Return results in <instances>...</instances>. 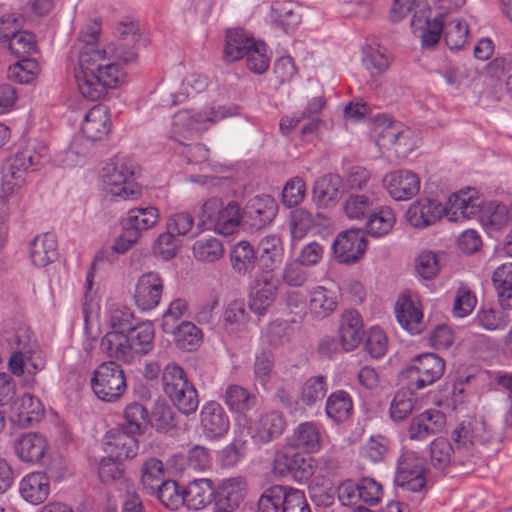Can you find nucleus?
<instances>
[{"mask_svg": "<svg viewBox=\"0 0 512 512\" xmlns=\"http://www.w3.org/2000/svg\"><path fill=\"white\" fill-rule=\"evenodd\" d=\"M100 31V23L91 20L79 34L82 46L74 76L80 94L90 101L102 99L109 89L124 82L125 73L117 61L134 62L138 57V46L145 45L138 24L132 21L119 23L116 42L106 48L97 44Z\"/></svg>", "mask_w": 512, "mask_h": 512, "instance_id": "nucleus-1", "label": "nucleus"}, {"mask_svg": "<svg viewBox=\"0 0 512 512\" xmlns=\"http://www.w3.org/2000/svg\"><path fill=\"white\" fill-rule=\"evenodd\" d=\"M464 4V0H394L390 17L401 21L407 13H413L411 28L424 48L434 47L441 38L445 15Z\"/></svg>", "mask_w": 512, "mask_h": 512, "instance_id": "nucleus-2", "label": "nucleus"}, {"mask_svg": "<svg viewBox=\"0 0 512 512\" xmlns=\"http://www.w3.org/2000/svg\"><path fill=\"white\" fill-rule=\"evenodd\" d=\"M49 160L48 146L38 140L29 139L26 144L11 157L2 170L0 194V224L18 207V200L12 196L15 190L26 182V175L36 171Z\"/></svg>", "mask_w": 512, "mask_h": 512, "instance_id": "nucleus-3", "label": "nucleus"}, {"mask_svg": "<svg viewBox=\"0 0 512 512\" xmlns=\"http://www.w3.org/2000/svg\"><path fill=\"white\" fill-rule=\"evenodd\" d=\"M139 175L140 167L133 158L116 155L103 168L104 189L113 198H137L141 194V186L136 182Z\"/></svg>", "mask_w": 512, "mask_h": 512, "instance_id": "nucleus-4", "label": "nucleus"}, {"mask_svg": "<svg viewBox=\"0 0 512 512\" xmlns=\"http://www.w3.org/2000/svg\"><path fill=\"white\" fill-rule=\"evenodd\" d=\"M239 114L236 105H223L211 107L208 110L197 112L191 109H182L172 118L171 138L182 143V139H191L208 129L219 121Z\"/></svg>", "mask_w": 512, "mask_h": 512, "instance_id": "nucleus-5", "label": "nucleus"}, {"mask_svg": "<svg viewBox=\"0 0 512 512\" xmlns=\"http://www.w3.org/2000/svg\"><path fill=\"white\" fill-rule=\"evenodd\" d=\"M200 222L222 235H231L241 224L240 207L235 201L224 205L220 198L212 197L201 208Z\"/></svg>", "mask_w": 512, "mask_h": 512, "instance_id": "nucleus-6", "label": "nucleus"}, {"mask_svg": "<svg viewBox=\"0 0 512 512\" xmlns=\"http://www.w3.org/2000/svg\"><path fill=\"white\" fill-rule=\"evenodd\" d=\"M428 468L425 459L418 453L405 450L397 462L395 482L403 492H413L422 498L426 491Z\"/></svg>", "mask_w": 512, "mask_h": 512, "instance_id": "nucleus-7", "label": "nucleus"}, {"mask_svg": "<svg viewBox=\"0 0 512 512\" xmlns=\"http://www.w3.org/2000/svg\"><path fill=\"white\" fill-rule=\"evenodd\" d=\"M158 220V209L153 206L130 209L123 221V232L114 244V250L125 253L138 242L142 232L155 226Z\"/></svg>", "mask_w": 512, "mask_h": 512, "instance_id": "nucleus-8", "label": "nucleus"}, {"mask_svg": "<svg viewBox=\"0 0 512 512\" xmlns=\"http://www.w3.org/2000/svg\"><path fill=\"white\" fill-rule=\"evenodd\" d=\"M452 439L457 445L458 453L466 452L474 463L479 453L475 446L491 443L494 436L482 418H473L462 421L452 432Z\"/></svg>", "mask_w": 512, "mask_h": 512, "instance_id": "nucleus-9", "label": "nucleus"}, {"mask_svg": "<svg viewBox=\"0 0 512 512\" xmlns=\"http://www.w3.org/2000/svg\"><path fill=\"white\" fill-rule=\"evenodd\" d=\"M275 474L291 476L296 482H308L316 472V458L304 457L300 452L283 448L276 452L273 460Z\"/></svg>", "mask_w": 512, "mask_h": 512, "instance_id": "nucleus-10", "label": "nucleus"}, {"mask_svg": "<svg viewBox=\"0 0 512 512\" xmlns=\"http://www.w3.org/2000/svg\"><path fill=\"white\" fill-rule=\"evenodd\" d=\"M445 362L438 355L424 353L414 357L399 374L406 384H434L444 374Z\"/></svg>", "mask_w": 512, "mask_h": 512, "instance_id": "nucleus-11", "label": "nucleus"}, {"mask_svg": "<svg viewBox=\"0 0 512 512\" xmlns=\"http://www.w3.org/2000/svg\"><path fill=\"white\" fill-rule=\"evenodd\" d=\"M278 204L270 195L250 198L241 213V224L250 232H257L268 226L276 217Z\"/></svg>", "mask_w": 512, "mask_h": 512, "instance_id": "nucleus-12", "label": "nucleus"}, {"mask_svg": "<svg viewBox=\"0 0 512 512\" xmlns=\"http://www.w3.org/2000/svg\"><path fill=\"white\" fill-rule=\"evenodd\" d=\"M332 248L339 263L352 264L365 253L367 241L361 229L351 228L336 237Z\"/></svg>", "mask_w": 512, "mask_h": 512, "instance_id": "nucleus-13", "label": "nucleus"}, {"mask_svg": "<svg viewBox=\"0 0 512 512\" xmlns=\"http://www.w3.org/2000/svg\"><path fill=\"white\" fill-rule=\"evenodd\" d=\"M429 459L431 466L438 472H445L451 465H462L472 463L466 452L458 453L453 449L452 444L443 437H437L429 444Z\"/></svg>", "mask_w": 512, "mask_h": 512, "instance_id": "nucleus-14", "label": "nucleus"}, {"mask_svg": "<svg viewBox=\"0 0 512 512\" xmlns=\"http://www.w3.org/2000/svg\"><path fill=\"white\" fill-rule=\"evenodd\" d=\"M287 426L284 415L279 411H269L261 414L250 427L251 439L257 445H265L279 438Z\"/></svg>", "mask_w": 512, "mask_h": 512, "instance_id": "nucleus-15", "label": "nucleus"}, {"mask_svg": "<svg viewBox=\"0 0 512 512\" xmlns=\"http://www.w3.org/2000/svg\"><path fill=\"white\" fill-rule=\"evenodd\" d=\"M383 184L389 195L396 201L410 200L420 190V179L410 170H397L386 174Z\"/></svg>", "mask_w": 512, "mask_h": 512, "instance_id": "nucleus-16", "label": "nucleus"}, {"mask_svg": "<svg viewBox=\"0 0 512 512\" xmlns=\"http://www.w3.org/2000/svg\"><path fill=\"white\" fill-rule=\"evenodd\" d=\"M137 434L122 428L109 430L104 436V450L117 460L134 458L138 454Z\"/></svg>", "mask_w": 512, "mask_h": 512, "instance_id": "nucleus-17", "label": "nucleus"}, {"mask_svg": "<svg viewBox=\"0 0 512 512\" xmlns=\"http://www.w3.org/2000/svg\"><path fill=\"white\" fill-rule=\"evenodd\" d=\"M200 426L208 439L224 437L230 428L229 417L222 406L215 401L205 403L200 411Z\"/></svg>", "mask_w": 512, "mask_h": 512, "instance_id": "nucleus-18", "label": "nucleus"}, {"mask_svg": "<svg viewBox=\"0 0 512 512\" xmlns=\"http://www.w3.org/2000/svg\"><path fill=\"white\" fill-rule=\"evenodd\" d=\"M5 339L15 349L9 367L14 375H21L26 372V354L32 352L31 332L26 325L19 323L12 335L5 332Z\"/></svg>", "mask_w": 512, "mask_h": 512, "instance_id": "nucleus-19", "label": "nucleus"}, {"mask_svg": "<svg viewBox=\"0 0 512 512\" xmlns=\"http://www.w3.org/2000/svg\"><path fill=\"white\" fill-rule=\"evenodd\" d=\"M163 293V280L156 272L141 275L135 286L134 300L142 311L155 308Z\"/></svg>", "mask_w": 512, "mask_h": 512, "instance_id": "nucleus-20", "label": "nucleus"}, {"mask_svg": "<svg viewBox=\"0 0 512 512\" xmlns=\"http://www.w3.org/2000/svg\"><path fill=\"white\" fill-rule=\"evenodd\" d=\"M44 413L41 401L30 394L17 396L10 408V421L20 428L38 423Z\"/></svg>", "mask_w": 512, "mask_h": 512, "instance_id": "nucleus-21", "label": "nucleus"}, {"mask_svg": "<svg viewBox=\"0 0 512 512\" xmlns=\"http://www.w3.org/2000/svg\"><path fill=\"white\" fill-rule=\"evenodd\" d=\"M255 252L259 269L264 273L274 272L284 259V246L281 237L278 234L262 237Z\"/></svg>", "mask_w": 512, "mask_h": 512, "instance_id": "nucleus-22", "label": "nucleus"}, {"mask_svg": "<svg viewBox=\"0 0 512 512\" xmlns=\"http://www.w3.org/2000/svg\"><path fill=\"white\" fill-rule=\"evenodd\" d=\"M46 437L38 432L20 435L13 445L14 453L24 463H39L48 450Z\"/></svg>", "mask_w": 512, "mask_h": 512, "instance_id": "nucleus-23", "label": "nucleus"}, {"mask_svg": "<svg viewBox=\"0 0 512 512\" xmlns=\"http://www.w3.org/2000/svg\"><path fill=\"white\" fill-rule=\"evenodd\" d=\"M445 212L443 205L433 199L423 198L413 202L407 210L408 222L416 228H424L438 221Z\"/></svg>", "mask_w": 512, "mask_h": 512, "instance_id": "nucleus-24", "label": "nucleus"}, {"mask_svg": "<svg viewBox=\"0 0 512 512\" xmlns=\"http://www.w3.org/2000/svg\"><path fill=\"white\" fill-rule=\"evenodd\" d=\"M291 446L304 453L314 454L322 448L321 426L314 421H305L298 424L291 435Z\"/></svg>", "mask_w": 512, "mask_h": 512, "instance_id": "nucleus-25", "label": "nucleus"}, {"mask_svg": "<svg viewBox=\"0 0 512 512\" xmlns=\"http://www.w3.org/2000/svg\"><path fill=\"white\" fill-rule=\"evenodd\" d=\"M340 344L344 351L350 352L357 348L363 340L364 329L360 313L347 310L342 314L339 327Z\"/></svg>", "mask_w": 512, "mask_h": 512, "instance_id": "nucleus-26", "label": "nucleus"}, {"mask_svg": "<svg viewBox=\"0 0 512 512\" xmlns=\"http://www.w3.org/2000/svg\"><path fill=\"white\" fill-rule=\"evenodd\" d=\"M21 497L28 503L38 505L43 503L50 494V481L44 472H30L19 482Z\"/></svg>", "mask_w": 512, "mask_h": 512, "instance_id": "nucleus-27", "label": "nucleus"}, {"mask_svg": "<svg viewBox=\"0 0 512 512\" xmlns=\"http://www.w3.org/2000/svg\"><path fill=\"white\" fill-rule=\"evenodd\" d=\"M111 128L107 108L102 105H96L91 108L84 116L81 123V131L87 140L91 142L102 141L106 139Z\"/></svg>", "mask_w": 512, "mask_h": 512, "instance_id": "nucleus-28", "label": "nucleus"}, {"mask_svg": "<svg viewBox=\"0 0 512 512\" xmlns=\"http://www.w3.org/2000/svg\"><path fill=\"white\" fill-rule=\"evenodd\" d=\"M300 390L281 391V401L291 413L303 411L321 401L326 394L324 386H301Z\"/></svg>", "mask_w": 512, "mask_h": 512, "instance_id": "nucleus-29", "label": "nucleus"}, {"mask_svg": "<svg viewBox=\"0 0 512 512\" xmlns=\"http://www.w3.org/2000/svg\"><path fill=\"white\" fill-rule=\"evenodd\" d=\"M338 304V293L324 286H316L309 293L308 309L315 319L322 320L329 317Z\"/></svg>", "mask_w": 512, "mask_h": 512, "instance_id": "nucleus-30", "label": "nucleus"}, {"mask_svg": "<svg viewBox=\"0 0 512 512\" xmlns=\"http://www.w3.org/2000/svg\"><path fill=\"white\" fill-rule=\"evenodd\" d=\"M395 314L398 323L409 333L418 334L422 331V311L409 296L402 294L398 298Z\"/></svg>", "mask_w": 512, "mask_h": 512, "instance_id": "nucleus-31", "label": "nucleus"}, {"mask_svg": "<svg viewBox=\"0 0 512 512\" xmlns=\"http://www.w3.org/2000/svg\"><path fill=\"white\" fill-rule=\"evenodd\" d=\"M342 194V179L337 174H327L315 181L313 200L319 207L337 202Z\"/></svg>", "mask_w": 512, "mask_h": 512, "instance_id": "nucleus-32", "label": "nucleus"}, {"mask_svg": "<svg viewBox=\"0 0 512 512\" xmlns=\"http://www.w3.org/2000/svg\"><path fill=\"white\" fill-rule=\"evenodd\" d=\"M100 348L108 357L125 363H131L136 358L126 333L119 331L106 333L101 339Z\"/></svg>", "mask_w": 512, "mask_h": 512, "instance_id": "nucleus-33", "label": "nucleus"}, {"mask_svg": "<svg viewBox=\"0 0 512 512\" xmlns=\"http://www.w3.org/2000/svg\"><path fill=\"white\" fill-rule=\"evenodd\" d=\"M271 23L288 34L301 23L302 15L298 7L291 2H274L271 5Z\"/></svg>", "mask_w": 512, "mask_h": 512, "instance_id": "nucleus-34", "label": "nucleus"}, {"mask_svg": "<svg viewBox=\"0 0 512 512\" xmlns=\"http://www.w3.org/2000/svg\"><path fill=\"white\" fill-rule=\"evenodd\" d=\"M29 256L37 267H45L57 257V241L52 233L37 235L30 243Z\"/></svg>", "mask_w": 512, "mask_h": 512, "instance_id": "nucleus-35", "label": "nucleus"}, {"mask_svg": "<svg viewBox=\"0 0 512 512\" xmlns=\"http://www.w3.org/2000/svg\"><path fill=\"white\" fill-rule=\"evenodd\" d=\"M245 481L241 477L225 479L222 483L224 496L218 499L209 512H238Z\"/></svg>", "mask_w": 512, "mask_h": 512, "instance_id": "nucleus-36", "label": "nucleus"}, {"mask_svg": "<svg viewBox=\"0 0 512 512\" xmlns=\"http://www.w3.org/2000/svg\"><path fill=\"white\" fill-rule=\"evenodd\" d=\"M258 401L256 386H228L225 392V403L231 411L246 413Z\"/></svg>", "mask_w": 512, "mask_h": 512, "instance_id": "nucleus-37", "label": "nucleus"}, {"mask_svg": "<svg viewBox=\"0 0 512 512\" xmlns=\"http://www.w3.org/2000/svg\"><path fill=\"white\" fill-rule=\"evenodd\" d=\"M443 208H445L444 215L451 222H462L478 212V205L474 203L472 196L466 197L463 191L450 195Z\"/></svg>", "mask_w": 512, "mask_h": 512, "instance_id": "nucleus-38", "label": "nucleus"}, {"mask_svg": "<svg viewBox=\"0 0 512 512\" xmlns=\"http://www.w3.org/2000/svg\"><path fill=\"white\" fill-rule=\"evenodd\" d=\"M214 496L212 482L207 478L191 481L184 488V504L189 509L199 510L211 503Z\"/></svg>", "mask_w": 512, "mask_h": 512, "instance_id": "nucleus-39", "label": "nucleus"}, {"mask_svg": "<svg viewBox=\"0 0 512 512\" xmlns=\"http://www.w3.org/2000/svg\"><path fill=\"white\" fill-rule=\"evenodd\" d=\"M362 63L372 77H378L389 69L391 59L385 47L370 43L362 49Z\"/></svg>", "mask_w": 512, "mask_h": 512, "instance_id": "nucleus-40", "label": "nucleus"}, {"mask_svg": "<svg viewBox=\"0 0 512 512\" xmlns=\"http://www.w3.org/2000/svg\"><path fill=\"white\" fill-rule=\"evenodd\" d=\"M277 286L271 280L258 281L249 295V308L258 316H263L274 303Z\"/></svg>", "mask_w": 512, "mask_h": 512, "instance_id": "nucleus-41", "label": "nucleus"}, {"mask_svg": "<svg viewBox=\"0 0 512 512\" xmlns=\"http://www.w3.org/2000/svg\"><path fill=\"white\" fill-rule=\"evenodd\" d=\"M126 335L136 357L145 355L152 350L154 328L151 322L133 324L126 331Z\"/></svg>", "mask_w": 512, "mask_h": 512, "instance_id": "nucleus-42", "label": "nucleus"}, {"mask_svg": "<svg viewBox=\"0 0 512 512\" xmlns=\"http://www.w3.org/2000/svg\"><path fill=\"white\" fill-rule=\"evenodd\" d=\"M165 393L185 415L194 413L198 408L199 396L195 386H165Z\"/></svg>", "mask_w": 512, "mask_h": 512, "instance_id": "nucleus-43", "label": "nucleus"}, {"mask_svg": "<svg viewBox=\"0 0 512 512\" xmlns=\"http://www.w3.org/2000/svg\"><path fill=\"white\" fill-rule=\"evenodd\" d=\"M230 261L235 273H251L257 263L256 252L248 241H239L230 251Z\"/></svg>", "mask_w": 512, "mask_h": 512, "instance_id": "nucleus-44", "label": "nucleus"}, {"mask_svg": "<svg viewBox=\"0 0 512 512\" xmlns=\"http://www.w3.org/2000/svg\"><path fill=\"white\" fill-rule=\"evenodd\" d=\"M98 475L105 485H114L119 491H131L133 485L123 474V469L112 458H102L98 466Z\"/></svg>", "mask_w": 512, "mask_h": 512, "instance_id": "nucleus-45", "label": "nucleus"}, {"mask_svg": "<svg viewBox=\"0 0 512 512\" xmlns=\"http://www.w3.org/2000/svg\"><path fill=\"white\" fill-rule=\"evenodd\" d=\"M255 40L247 36L243 30H230L226 34V45L224 48V58L229 62L244 58L248 49L254 46Z\"/></svg>", "mask_w": 512, "mask_h": 512, "instance_id": "nucleus-46", "label": "nucleus"}, {"mask_svg": "<svg viewBox=\"0 0 512 512\" xmlns=\"http://www.w3.org/2000/svg\"><path fill=\"white\" fill-rule=\"evenodd\" d=\"M249 320L246 305L243 300L229 302L223 313V327L230 334L242 331Z\"/></svg>", "mask_w": 512, "mask_h": 512, "instance_id": "nucleus-47", "label": "nucleus"}, {"mask_svg": "<svg viewBox=\"0 0 512 512\" xmlns=\"http://www.w3.org/2000/svg\"><path fill=\"white\" fill-rule=\"evenodd\" d=\"M172 335L176 346L184 351L196 350L203 340L202 331L195 324L188 321L181 322Z\"/></svg>", "mask_w": 512, "mask_h": 512, "instance_id": "nucleus-48", "label": "nucleus"}, {"mask_svg": "<svg viewBox=\"0 0 512 512\" xmlns=\"http://www.w3.org/2000/svg\"><path fill=\"white\" fill-rule=\"evenodd\" d=\"M352 409V400L345 391L335 392L327 399L326 415L334 422L345 421L350 416Z\"/></svg>", "mask_w": 512, "mask_h": 512, "instance_id": "nucleus-49", "label": "nucleus"}, {"mask_svg": "<svg viewBox=\"0 0 512 512\" xmlns=\"http://www.w3.org/2000/svg\"><path fill=\"white\" fill-rule=\"evenodd\" d=\"M508 318L501 309L482 306L473 319L475 326L487 331L503 330L508 325Z\"/></svg>", "mask_w": 512, "mask_h": 512, "instance_id": "nucleus-50", "label": "nucleus"}, {"mask_svg": "<svg viewBox=\"0 0 512 512\" xmlns=\"http://www.w3.org/2000/svg\"><path fill=\"white\" fill-rule=\"evenodd\" d=\"M442 33L447 47L450 50H458L461 49L467 41L468 25L458 18L452 19L447 23H445V19H443L441 34Z\"/></svg>", "mask_w": 512, "mask_h": 512, "instance_id": "nucleus-51", "label": "nucleus"}, {"mask_svg": "<svg viewBox=\"0 0 512 512\" xmlns=\"http://www.w3.org/2000/svg\"><path fill=\"white\" fill-rule=\"evenodd\" d=\"M395 224V215L389 207H381L376 213L370 215L366 223V231L373 237H382L388 234Z\"/></svg>", "mask_w": 512, "mask_h": 512, "instance_id": "nucleus-52", "label": "nucleus"}, {"mask_svg": "<svg viewBox=\"0 0 512 512\" xmlns=\"http://www.w3.org/2000/svg\"><path fill=\"white\" fill-rule=\"evenodd\" d=\"M124 424L120 427L131 433L140 435L148 422L147 410L139 403L133 402L126 406L123 412Z\"/></svg>", "mask_w": 512, "mask_h": 512, "instance_id": "nucleus-53", "label": "nucleus"}, {"mask_svg": "<svg viewBox=\"0 0 512 512\" xmlns=\"http://www.w3.org/2000/svg\"><path fill=\"white\" fill-rule=\"evenodd\" d=\"M194 257L202 262H215L224 254L222 242L214 237L198 239L192 247Z\"/></svg>", "mask_w": 512, "mask_h": 512, "instance_id": "nucleus-54", "label": "nucleus"}, {"mask_svg": "<svg viewBox=\"0 0 512 512\" xmlns=\"http://www.w3.org/2000/svg\"><path fill=\"white\" fill-rule=\"evenodd\" d=\"M90 384H127L124 370L115 361L101 363L93 372Z\"/></svg>", "mask_w": 512, "mask_h": 512, "instance_id": "nucleus-55", "label": "nucleus"}, {"mask_svg": "<svg viewBox=\"0 0 512 512\" xmlns=\"http://www.w3.org/2000/svg\"><path fill=\"white\" fill-rule=\"evenodd\" d=\"M244 57L248 70L254 74H263L269 68L270 55L267 45L263 41H255L254 46L248 49Z\"/></svg>", "mask_w": 512, "mask_h": 512, "instance_id": "nucleus-56", "label": "nucleus"}, {"mask_svg": "<svg viewBox=\"0 0 512 512\" xmlns=\"http://www.w3.org/2000/svg\"><path fill=\"white\" fill-rule=\"evenodd\" d=\"M414 390L410 386H402L390 405V414L394 420H403L414 408Z\"/></svg>", "mask_w": 512, "mask_h": 512, "instance_id": "nucleus-57", "label": "nucleus"}, {"mask_svg": "<svg viewBox=\"0 0 512 512\" xmlns=\"http://www.w3.org/2000/svg\"><path fill=\"white\" fill-rule=\"evenodd\" d=\"M163 463L156 459H148L142 467L141 480L143 487L150 493H155L156 489L164 482Z\"/></svg>", "mask_w": 512, "mask_h": 512, "instance_id": "nucleus-58", "label": "nucleus"}, {"mask_svg": "<svg viewBox=\"0 0 512 512\" xmlns=\"http://www.w3.org/2000/svg\"><path fill=\"white\" fill-rule=\"evenodd\" d=\"M373 198L365 194H350L344 203V211L350 219H363L373 209Z\"/></svg>", "mask_w": 512, "mask_h": 512, "instance_id": "nucleus-59", "label": "nucleus"}, {"mask_svg": "<svg viewBox=\"0 0 512 512\" xmlns=\"http://www.w3.org/2000/svg\"><path fill=\"white\" fill-rule=\"evenodd\" d=\"M7 45L17 58H27L36 50L35 36L27 31H18V29L13 33Z\"/></svg>", "mask_w": 512, "mask_h": 512, "instance_id": "nucleus-60", "label": "nucleus"}, {"mask_svg": "<svg viewBox=\"0 0 512 512\" xmlns=\"http://www.w3.org/2000/svg\"><path fill=\"white\" fill-rule=\"evenodd\" d=\"M156 492L158 499L167 508L174 510L184 504V489L181 490L174 480L164 481Z\"/></svg>", "mask_w": 512, "mask_h": 512, "instance_id": "nucleus-61", "label": "nucleus"}, {"mask_svg": "<svg viewBox=\"0 0 512 512\" xmlns=\"http://www.w3.org/2000/svg\"><path fill=\"white\" fill-rule=\"evenodd\" d=\"M306 266L296 259L288 260L281 271V279L289 287H301L308 278L309 272Z\"/></svg>", "mask_w": 512, "mask_h": 512, "instance_id": "nucleus-62", "label": "nucleus"}, {"mask_svg": "<svg viewBox=\"0 0 512 512\" xmlns=\"http://www.w3.org/2000/svg\"><path fill=\"white\" fill-rule=\"evenodd\" d=\"M17 63L9 67L8 78L19 84H29L34 80L38 64L29 58H20Z\"/></svg>", "mask_w": 512, "mask_h": 512, "instance_id": "nucleus-63", "label": "nucleus"}, {"mask_svg": "<svg viewBox=\"0 0 512 512\" xmlns=\"http://www.w3.org/2000/svg\"><path fill=\"white\" fill-rule=\"evenodd\" d=\"M281 512H311L304 491L284 486Z\"/></svg>", "mask_w": 512, "mask_h": 512, "instance_id": "nucleus-64", "label": "nucleus"}]
</instances>
